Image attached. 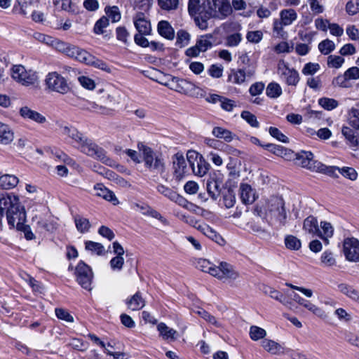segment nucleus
<instances>
[{"mask_svg":"<svg viewBox=\"0 0 359 359\" xmlns=\"http://www.w3.org/2000/svg\"><path fill=\"white\" fill-rule=\"evenodd\" d=\"M269 134L277 139L278 141L287 143L289 140L286 135H285L278 128L275 127H270L269 129Z\"/></svg>","mask_w":359,"mask_h":359,"instance_id":"obj_61","label":"nucleus"},{"mask_svg":"<svg viewBox=\"0 0 359 359\" xmlns=\"http://www.w3.org/2000/svg\"><path fill=\"white\" fill-rule=\"evenodd\" d=\"M318 49L322 54L328 55L335 49V44L332 41L327 39L318 44Z\"/></svg>","mask_w":359,"mask_h":359,"instance_id":"obj_46","label":"nucleus"},{"mask_svg":"<svg viewBox=\"0 0 359 359\" xmlns=\"http://www.w3.org/2000/svg\"><path fill=\"white\" fill-rule=\"evenodd\" d=\"M349 123L355 130H359V109H351L349 113Z\"/></svg>","mask_w":359,"mask_h":359,"instance_id":"obj_58","label":"nucleus"},{"mask_svg":"<svg viewBox=\"0 0 359 359\" xmlns=\"http://www.w3.org/2000/svg\"><path fill=\"white\" fill-rule=\"evenodd\" d=\"M316 165L317 166L315 172L326 174L331 177H337L336 171L339 172L340 168L337 166H327L320 161H318Z\"/></svg>","mask_w":359,"mask_h":359,"instance_id":"obj_36","label":"nucleus"},{"mask_svg":"<svg viewBox=\"0 0 359 359\" xmlns=\"http://www.w3.org/2000/svg\"><path fill=\"white\" fill-rule=\"evenodd\" d=\"M338 287L341 293L359 303V291L344 283L339 285Z\"/></svg>","mask_w":359,"mask_h":359,"instance_id":"obj_34","label":"nucleus"},{"mask_svg":"<svg viewBox=\"0 0 359 359\" xmlns=\"http://www.w3.org/2000/svg\"><path fill=\"white\" fill-rule=\"evenodd\" d=\"M241 198L243 203H252L255 201V194L251 187L248 184H241L240 187Z\"/></svg>","mask_w":359,"mask_h":359,"instance_id":"obj_21","label":"nucleus"},{"mask_svg":"<svg viewBox=\"0 0 359 359\" xmlns=\"http://www.w3.org/2000/svg\"><path fill=\"white\" fill-rule=\"evenodd\" d=\"M109 25V21L107 17L102 16L95 24L93 31L96 34H102L104 33V29L107 27Z\"/></svg>","mask_w":359,"mask_h":359,"instance_id":"obj_50","label":"nucleus"},{"mask_svg":"<svg viewBox=\"0 0 359 359\" xmlns=\"http://www.w3.org/2000/svg\"><path fill=\"white\" fill-rule=\"evenodd\" d=\"M344 62V59L341 56L331 55L327 57V65L330 67L338 69Z\"/></svg>","mask_w":359,"mask_h":359,"instance_id":"obj_59","label":"nucleus"},{"mask_svg":"<svg viewBox=\"0 0 359 359\" xmlns=\"http://www.w3.org/2000/svg\"><path fill=\"white\" fill-rule=\"evenodd\" d=\"M55 48L59 52L65 54L69 57H72L79 61V57L81 54V52L83 49L80 48L74 45H72L64 41L56 40L55 41Z\"/></svg>","mask_w":359,"mask_h":359,"instance_id":"obj_14","label":"nucleus"},{"mask_svg":"<svg viewBox=\"0 0 359 359\" xmlns=\"http://www.w3.org/2000/svg\"><path fill=\"white\" fill-rule=\"evenodd\" d=\"M318 163L311 151H301L296 154V163L311 171L315 172Z\"/></svg>","mask_w":359,"mask_h":359,"instance_id":"obj_13","label":"nucleus"},{"mask_svg":"<svg viewBox=\"0 0 359 359\" xmlns=\"http://www.w3.org/2000/svg\"><path fill=\"white\" fill-rule=\"evenodd\" d=\"M104 11L108 19L110 18L112 22H117L121 20V15L117 6H107Z\"/></svg>","mask_w":359,"mask_h":359,"instance_id":"obj_45","label":"nucleus"},{"mask_svg":"<svg viewBox=\"0 0 359 359\" xmlns=\"http://www.w3.org/2000/svg\"><path fill=\"white\" fill-rule=\"evenodd\" d=\"M230 79L234 83L241 84L245 81V70L243 69H239L234 71L230 76Z\"/></svg>","mask_w":359,"mask_h":359,"instance_id":"obj_54","label":"nucleus"},{"mask_svg":"<svg viewBox=\"0 0 359 359\" xmlns=\"http://www.w3.org/2000/svg\"><path fill=\"white\" fill-rule=\"evenodd\" d=\"M157 330L163 339H176L177 331L172 328H170L163 323H161L157 325Z\"/></svg>","mask_w":359,"mask_h":359,"instance_id":"obj_32","label":"nucleus"},{"mask_svg":"<svg viewBox=\"0 0 359 359\" xmlns=\"http://www.w3.org/2000/svg\"><path fill=\"white\" fill-rule=\"evenodd\" d=\"M196 313L200 316L201 318H203L205 321L208 322L209 323L215 325L217 327H222V324L220 322H219L216 318L213 316H212L210 313L207 312L203 309H200L196 311Z\"/></svg>","mask_w":359,"mask_h":359,"instance_id":"obj_44","label":"nucleus"},{"mask_svg":"<svg viewBox=\"0 0 359 359\" xmlns=\"http://www.w3.org/2000/svg\"><path fill=\"white\" fill-rule=\"evenodd\" d=\"M318 104L326 110H332L337 107L338 102L332 98L323 97L319 99Z\"/></svg>","mask_w":359,"mask_h":359,"instance_id":"obj_52","label":"nucleus"},{"mask_svg":"<svg viewBox=\"0 0 359 359\" xmlns=\"http://www.w3.org/2000/svg\"><path fill=\"white\" fill-rule=\"evenodd\" d=\"M202 271L209 273L224 283H231L239 277V273L227 262H220L219 266L210 264L206 260L201 262Z\"/></svg>","mask_w":359,"mask_h":359,"instance_id":"obj_2","label":"nucleus"},{"mask_svg":"<svg viewBox=\"0 0 359 359\" xmlns=\"http://www.w3.org/2000/svg\"><path fill=\"white\" fill-rule=\"evenodd\" d=\"M266 335V332L263 328L252 325L250 328V337L253 341L263 339Z\"/></svg>","mask_w":359,"mask_h":359,"instance_id":"obj_49","label":"nucleus"},{"mask_svg":"<svg viewBox=\"0 0 359 359\" xmlns=\"http://www.w3.org/2000/svg\"><path fill=\"white\" fill-rule=\"evenodd\" d=\"M346 11L350 15L359 13V0H349L346 4Z\"/></svg>","mask_w":359,"mask_h":359,"instance_id":"obj_57","label":"nucleus"},{"mask_svg":"<svg viewBox=\"0 0 359 359\" xmlns=\"http://www.w3.org/2000/svg\"><path fill=\"white\" fill-rule=\"evenodd\" d=\"M173 178L180 182L189 173L187 166V158L185 159L182 154L177 153L172 156Z\"/></svg>","mask_w":359,"mask_h":359,"instance_id":"obj_10","label":"nucleus"},{"mask_svg":"<svg viewBox=\"0 0 359 359\" xmlns=\"http://www.w3.org/2000/svg\"><path fill=\"white\" fill-rule=\"evenodd\" d=\"M220 182L214 177H211L207 181V191L210 196L216 200L220 193Z\"/></svg>","mask_w":359,"mask_h":359,"instance_id":"obj_26","label":"nucleus"},{"mask_svg":"<svg viewBox=\"0 0 359 359\" xmlns=\"http://www.w3.org/2000/svg\"><path fill=\"white\" fill-rule=\"evenodd\" d=\"M116 36L118 41L123 42L124 44L128 43L130 33L125 27H118L116 29Z\"/></svg>","mask_w":359,"mask_h":359,"instance_id":"obj_51","label":"nucleus"},{"mask_svg":"<svg viewBox=\"0 0 359 359\" xmlns=\"http://www.w3.org/2000/svg\"><path fill=\"white\" fill-rule=\"evenodd\" d=\"M280 20L285 25H290L297 18V12L292 8L284 9L280 13Z\"/></svg>","mask_w":359,"mask_h":359,"instance_id":"obj_29","label":"nucleus"},{"mask_svg":"<svg viewBox=\"0 0 359 359\" xmlns=\"http://www.w3.org/2000/svg\"><path fill=\"white\" fill-rule=\"evenodd\" d=\"M60 130L62 135L69 137L72 140V143L81 152L106 164H109L111 162V160L107 157L104 149L88 139L75 127L69 125H60Z\"/></svg>","mask_w":359,"mask_h":359,"instance_id":"obj_1","label":"nucleus"},{"mask_svg":"<svg viewBox=\"0 0 359 359\" xmlns=\"http://www.w3.org/2000/svg\"><path fill=\"white\" fill-rule=\"evenodd\" d=\"M343 252L349 262H359V240L355 238H345L343 242Z\"/></svg>","mask_w":359,"mask_h":359,"instance_id":"obj_11","label":"nucleus"},{"mask_svg":"<svg viewBox=\"0 0 359 359\" xmlns=\"http://www.w3.org/2000/svg\"><path fill=\"white\" fill-rule=\"evenodd\" d=\"M208 5L205 12L211 17L223 19L232 13V6L229 0H208Z\"/></svg>","mask_w":359,"mask_h":359,"instance_id":"obj_7","label":"nucleus"},{"mask_svg":"<svg viewBox=\"0 0 359 359\" xmlns=\"http://www.w3.org/2000/svg\"><path fill=\"white\" fill-rule=\"evenodd\" d=\"M76 277L79 284L84 289L90 291L93 273L90 266L81 261L76 267Z\"/></svg>","mask_w":359,"mask_h":359,"instance_id":"obj_9","label":"nucleus"},{"mask_svg":"<svg viewBox=\"0 0 359 359\" xmlns=\"http://www.w3.org/2000/svg\"><path fill=\"white\" fill-rule=\"evenodd\" d=\"M205 236L219 244V245H224L226 242L224 239L222 237L220 234H219L215 230L210 226L208 231H207Z\"/></svg>","mask_w":359,"mask_h":359,"instance_id":"obj_56","label":"nucleus"},{"mask_svg":"<svg viewBox=\"0 0 359 359\" xmlns=\"http://www.w3.org/2000/svg\"><path fill=\"white\" fill-rule=\"evenodd\" d=\"M266 215L271 222L284 226L287 222V212L285 202L279 197H272L267 203Z\"/></svg>","mask_w":359,"mask_h":359,"instance_id":"obj_3","label":"nucleus"},{"mask_svg":"<svg viewBox=\"0 0 359 359\" xmlns=\"http://www.w3.org/2000/svg\"><path fill=\"white\" fill-rule=\"evenodd\" d=\"M140 150L142 152L145 167L151 172L162 175L165 170V161L162 156L156 154L147 146L142 145Z\"/></svg>","mask_w":359,"mask_h":359,"instance_id":"obj_4","label":"nucleus"},{"mask_svg":"<svg viewBox=\"0 0 359 359\" xmlns=\"http://www.w3.org/2000/svg\"><path fill=\"white\" fill-rule=\"evenodd\" d=\"M20 115L25 119H29L37 123L42 124L46 121V118L36 111L25 106L20 109Z\"/></svg>","mask_w":359,"mask_h":359,"instance_id":"obj_17","label":"nucleus"},{"mask_svg":"<svg viewBox=\"0 0 359 359\" xmlns=\"http://www.w3.org/2000/svg\"><path fill=\"white\" fill-rule=\"evenodd\" d=\"M195 89L196 86L193 83L180 78L178 93L185 95H191L194 93Z\"/></svg>","mask_w":359,"mask_h":359,"instance_id":"obj_37","label":"nucleus"},{"mask_svg":"<svg viewBox=\"0 0 359 359\" xmlns=\"http://www.w3.org/2000/svg\"><path fill=\"white\" fill-rule=\"evenodd\" d=\"M278 74L288 85L296 86L299 81V75L294 69L290 68L283 61L278 65Z\"/></svg>","mask_w":359,"mask_h":359,"instance_id":"obj_12","label":"nucleus"},{"mask_svg":"<svg viewBox=\"0 0 359 359\" xmlns=\"http://www.w3.org/2000/svg\"><path fill=\"white\" fill-rule=\"evenodd\" d=\"M212 34L202 35L197 39L196 44L201 52H205L212 46Z\"/></svg>","mask_w":359,"mask_h":359,"instance_id":"obj_35","label":"nucleus"},{"mask_svg":"<svg viewBox=\"0 0 359 359\" xmlns=\"http://www.w3.org/2000/svg\"><path fill=\"white\" fill-rule=\"evenodd\" d=\"M13 133L10 128L2 123H0V143L7 144L13 140Z\"/></svg>","mask_w":359,"mask_h":359,"instance_id":"obj_31","label":"nucleus"},{"mask_svg":"<svg viewBox=\"0 0 359 359\" xmlns=\"http://www.w3.org/2000/svg\"><path fill=\"white\" fill-rule=\"evenodd\" d=\"M126 303L128 309L133 311H139L145 306V301L139 292L128 299Z\"/></svg>","mask_w":359,"mask_h":359,"instance_id":"obj_23","label":"nucleus"},{"mask_svg":"<svg viewBox=\"0 0 359 359\" xmlns=\"http://www.w3.org/2000/svg\"><path fill=\"white\" fill-rule=\"evenodd\" d=\"M285 245L289 250H298L301 248L302 243L296 236L287 235L285 238Z\"/></svg>","mask_w":359,"mask_h":359,"instance_id":"obj_42","label":"nucleus"},{"mask_svg":"<svg viewBox=\"0 0 359 359\" xmlns=\"http://www.w3.org/2000/svg\"><path fill=\"white\" fill-rule=\"evenodd\" d=\"M191 35L184 29H180L177 32L176 45L180 48L187 46L190 41Z\"/></svg>","mask_w":359,"mask_h":359,"instance_id":"obj_40","label":"nucleus"},{"mask_svg":"<svg viewBox=\"0 0 359 359\" xmlns=\"http://www.w3.org/2000/svg\"><path fill=\"white\" fill-rule=\"evenodd\" d=\"M320 261L325 266H332L336 264V259L332 252L328 250L322 254Z\"/></svg>","mask_w":359,"mask_h":359,"instance_id":"obj_53","label":"nucleus"},{"mask_svg":"<svg viewBox=\"0 0 359 359\" xmlns=\"http://www.w3.org/2000/svg\"><path fill=\"white\" fill-rule=\"evenodd\" d=\"M11 75L13 80L25 86H34L39 81L36 72L27 69L23 65H13L11 69Z\"/></svg>","mask_w":359,"mask_h":359,"instance_id":"obj_5","label":"nucleus"},{"mask_svg":"<svg viewBox=\"0 0 359 359\" xmlns=\"http://www.w3.org/2000/svg\"><path fill=\"white\" fill-rule=\"evenodd\" d=\"M219 103L221 108L226 111H232L233 108L236 107V104L234 100L223 96Z\"/></svg>","mask_w":359,"mask_h":359,"instance_id":"obj_63","label":"nucleus"},{"mask_svg":"<svg viewBox=\"0 0 359 359\" xmlns=\"http://www.w3.org/2000/svg\"><path fill=\"white\" fill-rule=\"evenodd\" d=\"M187 161L194 175L202 177L209 170L210 165L198 153L189 151L187 153Z\"/></svg>","mask_w":359,"mask_h":359,"instance_id":"obj_8","label":"nucleus"},{"mask_svg":"<svg viewBox=\"0 0 359 359\" xmlns=\"http://www.w3.org/2000/svg\"><path fill=\"white\" fill-rule=\"evenodd\" d=\"M303 229L312 235H316L319 231L318 221L313 216L306 217L303 223Z\"/></svg>","mask_w":359,"mask_h":359,"instance_id":"obj_28","label":"nucleus"},{"mask_svg":"<svg viewBox=\"0 0 359 359\" xmlns=\"http://www.w3.org/2000/svg\"><path fill=\"white\" fill-rule=\"evenodd\" d=\"M212 133L215 137L223 139L227 142H231L235 136L230 130L222 127H215Z\"/></svg>","mask_w":359,"mask_h":359,"instance_id":"obj_30","label":"nucleus"},{"mask_svg":"<svg viewBox=\"0 0 359 359\" xmlns=\"http://www.w3.org/2000/svg\"><path fill=\"white\" fill-rule=\"evenodd\" d=\"M264 293L266 294H268L270 297L280 302L286 306H289V305L291 304L290 302L286 299L283 293L272 287H266L264 290Z\"/></svg>","mask_w":359,"mask_h":359,"instance_id":"obj_33","label":"nucleus"},{"mask_svg":"<svg viewBox=\"0 0 359 359\" xmlns=\"http://www.w3.org/2000/svg\"><path fill=\"white\" fill-rule=\"evenodd\" d=\"M341 133L351 147H359V133L348 126H343Z\"/></svg>","mask_w":359,"mask_h":359,"instance_id":"obj_19","label":"nucleus"},{"mask_svg":"<svg viewBox=\"0 0 359 359\" xmlns=\"http://www.w3.org/2000/svg\"><path fill=\"white\" fill-rule=\"evenodd\" d=\"M339 172L341 173L344 177L353 181L355 180L358 177V173L355 170L351 167H343L339 168Z\"/></svg>","mask_w":359,"mask_h":359,"instance_id":"obj_60","label":"nucleus"},{"mask_svg":"<svg viewBox=\"0 0 359 359\" xmlns=\"http://www.w3.org/2000/svg\"><path fill=\"white\" fill-rule=\"evenodd\" d=\"M135 28L142 34H148L151 30L150 23L144 18L143 13H139L134 20Z\"/></svg>","mask_w":359,"mask_h":359,"instance_id":"obj_22","label":"nucleus"},{"mask_svg":"<svg viewBox=\"0 0 359 359\" xmlns=\"http://www.w3.org/2000/svg\"><path fill=\"white\" fill-rule=\"evenodd\" d=\"M74 222L77 230L82 233L88 231L91 226L88 219L80 215L75 216Z\"/></svg>","mask_w":359,"mask_h":359,"instance_id":"obj_38","label":"nucleus"},{"mask_svg":"<svg viewBox=\"0 0 359 359\" xmlns=\"http://www.w3.org/2000/svg\"><path fill=\"white\" fill-rule=\"evenodd\" d=\"M320 69V65L318 63H306L302 69V74L306 76L313 75Z\"/></svg>","mask_w":359,"mask_h":359,"instance_id":"obj_62","label":"nucleus"},{"mask_svg":"<svg viewBox=\"0 0 359 359\" xmlns=\"http://www.w3.org/2000/svg\"><path fill=\"white\" fill-rule=\"evenodd\" d=\"M158 6L163 11H170L178 7L179 0H157Z\"/></svg>","mask_w":359,"mask_h":359,"instance_id":"obj_48","label":"nucleus"},{"mask_svg":"<svg viewBox=\"0 0 359 359\" xmlns=\"http://www.w3.org/2000/svg\"><path fill=\"white\" fill-rule=\"evenodd\" d=\"M188 11L192 16L201 14L205 11L201 4V0H189Z\"/></svg>","mask_w":359,"mask_h":359,"instance_id":"obj_41","label":"nucleus"},{"mask_svg":"<svg viewBox=\"0 0 359 359\" xmlns=\"http://www.w3.org/2000/svg\"><path fill=\"white\" fill-rule=\"evenodd\" d=\"M87 110L96 112L101 114H109L112 111V109L104 106V104H99L95 102H89L88 106L86 108Z\"/></svg>","mask_w":359,"mask_h":359,"instance_id":"obj_43","label":"nucleus"},{"mask_svg":"<svg viewBox=\"0 0 359 359\" xmlns=\"http://www.w3.org/2000/svg\"><path fill=\"white\" fill-rule=\"evenodd\" d=\"M45 85L48 90L61 95H65L71 90L66 79L57 72H50L46 75Z\"/></svg>","mask_w":359,"mask_h":359,"instance_id":"obj_6","label":"nucleus"},{"mask_svg":"<svg viewBox=\"0 0 359 359\" xmlns=\"http://www.w3.org/2000/svg\"><path fill=\"white\" fill-rule=\"evenodd\" d=\"M18 178L13 175H4L0 177V187L3 189H11L17 186Z\"/></svg>","mask_w":359,"mask_h":359,"instance_id":"obj_27","label":"nucleus"},{"mask_svg":"<svg viewBox=\"0 0 359 359\" xmlns=\"http://www.w3.org/2000/svg\"><path fill=\"white\" fill-rule=\"evenodd\" d=\"M100 102L111 109L120 102V93L116 90H108L100 97Z\"/></svg>","mask_w":359,"mask_h":359,"instance_id":"obj_18","label":"nucleus"},{"mask_svg":"<svg viewBox=\"0 0 359 359\" xmlns=\"http://www.w3.org/2000/svg\"><path fill=\"white\" fill-rule=\"evenodd\" d=\"M158 32L163 37L172 40L175 37V32L170 24L165 20H161L158 24Z\"/></svg>","mask_w":359,"mask_h":359,"instance_id":"obj_24","label":"nucleus"},{"mask_svg":"<svg viewBox=\"0 0 359 359\" xmlns=\"http://www.w3.org/2000/svg\"><path fill=\"white\" fill-rule=\"evenodd\" d=\"M85 248L86 250L91 252L92 253H95L97 255H101L104 252V246L100 243L93 241H86L85 243Z\"/></svg>","mask_w":359,"mask_h":359,"instance_id":"obj_47","label":"nucleus"},{"mask_svg":"<svg viewBox=\"0 0 359 359\" xmlns=\"http://www.w3.org/2000/svg\"><path fill=\"white\" fill-rule=\"evenodd\" d=\"M94 190L95 191V196L102 198L114 205L119 203L118 199L114 193L105 187L102 184H96L94 186Z\"/></svg>","mask_w":359,"mask_h":359,"instance_id":"obj_16","label":"nucleus"},{"mask_svg":"<svg viewBox=\"0 0 359 359\" xmlns=\"http://www.w3.org/2000/svg\"><path fill=\"white\" fill-rule=\"evenodd\" d=\"M81 53V54L79 57V62L92 65L108 73L111 72L110 67L104 61L95 57L85 50Z\"/></svg>","mask_w":359,"mask_h":359,"instance_id":"obj_15","label":"nucleus"},{"mask_svg":"<svg viewBox=\"0 0 359 359\" xmlns=\"http://www.w3.org/2000/svg\"><path fill=\"white\" fill-rule=\"evenodd\" d=\"M55 315L60 320L68 323L74 322V317L65 309H55Z\"/></svg>","mask_w":359,"mask_h":359,"instance_id":"obj_64","label":"nucleus"},{"mask_svg":"<svg viewBox=\"0 0 359 359\" xmlns=\"http://www.w3.org/2000/svg\"><path fill=\"white\" fill-rule=\"evenodd\" d=\"M241 116L245 121H247L252 127L258 128L259 123L257 119V117L248 111H242Z\"/></svg>","mask_w":359,"mask_h":359,"instance_id":"obj_55","label":"nucleus"},{"mask_svg":"<svg viewBox=\"0 0 359 359\" xmlns=\"http://www.w3.org/2000/svg\"><path fill=\"white\" fill-rule=\"evenodd\" d=\"M266 94L271 98H277L281 95L282 88L278 83L271 82L266 87Z\"/></svg>","mask_w":359,"mask_h":359,"instance_id":"obj_39","label":"nucleus"},{"mask_svg":"<svg viewBox=\"0 0 359 359\" xmlns=\"http://www.w3.org/2000/svg\"><path fill=\"white\" fill-rule=\"evenodd\" d=\"M262 346L266 351L272 355H280L283 353V346L273 340L264 339L262 341Z\"/></svg>","mask_w":359,"mask_h":359,"instance_id":"obj_20","label":"nucleus"},{"mask_svg":"<svg viewBox=\"0 0 359 359\" xmlns=\"http://www.w3.org/2000/svg\"><path fill=\"white\" fill-rule=\"evenodd\" d=\"M320 227L322 229V231L319 229V231L316 235L323 240L325 245H328L329 238L333 236L334 229L332 224L327 222H321Z\"/></svg>","mask_w":359,"mask_h":359,"instance_id":"obj_25","label":"nucleus"}]
</instances>
